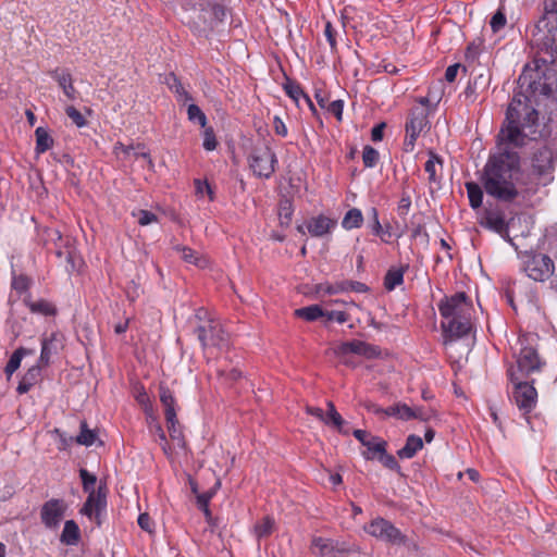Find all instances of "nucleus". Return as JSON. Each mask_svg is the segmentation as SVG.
I'll use <instances>...</instances> for the list:
<instances>
[{
    "instance_id": "nucleus-56",
    "label": "nucleus",
    "mask_w": 557,
    "mask_h": 557,
    "mask_svg": "<svg viewBox=\"0 0 557 557\" xmlns=\"http://www.w3.org/2000/svg\"><path fill=\"white\" fill-rule=\"evenodd\" d=\"M377 458L383 463L384 467L391 470L399 471L400 467L397 460L393 455L386 454V450L383 454H381Z\"/></svg>"
},
{
    "instance_id": "nucleus-1",
    "label": "nucleus",
    "mask_w": 557,
    "mask_h": 557,
    "mask_svg": "<svg viewBox=\"0 0 557 557\" xmlns=\"http://www.w3.org/2000/svg\"><path fill=\"white\" fill-rule=\"evenodd\" d=\"M512 146L498 144V152L488 157L481 183L487 195L510 202L519 196L533 194L539 183L525 180L520 171V157L511 151Z\"/></svg>"
},
{
    "instance_id": "nucleus-3",
    "label": "nucleus",
    "mask_w": 557,
    "mask_h": 557,
    "mask_svg": "<svg viewBox=\"0 0 557 557\" xmlns=\"http://www.w3.org/2000/svg\"><path fill=\"white\" fill-rule=\"evenodd\" d=\"M472 302L463 292L445 297L438 304V311L443 318L442 330L444 343L461 338L471 331Z\"/></svg>"
},
{
    "instance_id": "nucleus-45",
    "label": "nucleus",
    "mask_w": 557,
    "mask_h": 557,
    "mask_svg": "<svg viewBox=\"0 0 557 557\" xmlns=\"http://www.w3.org/2000/svg\"><path fill=\"white\" fill-rule=\"evenodd\" d=\"M187 115H188V120L191 121V122H198L200 124V126L205 127L206 124H207V117L205 115V113L202 112V110L191 103L188 106L187 108Z\"/></svg>"
},
{
    "instance_id": "nucleus-9",
    "label": "nucleus",
    "mask_w": 557,
    "mask_h": 557,
    "mask_svg": "<svg viewBox=\"0 0 557 557\" xmlns=\"http://www.w3.org/2000/svg\"><path fill=\"white\" fill-rule=\"evenodd\" d=\"M510 381L515 384L513 398L519 409L530 412L536 404V389L527 382H520L513 370H509Z\"/></svg>"
},
{
    "instance_id": "nucleus-47",
    "label": "nucleus",
    "mask_w": 557,
    "mask_h": 557,
    "mask_svg": "<svg viewBox=\"0 0 557 557\" xmlns=\"http://www.w3.org/2000/svg\"><path fill=\"white\" fill-rule=\"evenodd\" d=\"M319 292L327 295L345 293L347 292L346 281L337 282L334 284H321L319 285Z\"/></svg>"
},
{
    "instance_id": "nucleus-40",
    "label": "nucleus",
    "mask_w": 557,
    "mask_h": 557,
    "mask_svg": "<svg viewBox=\"0 0 557 557\" xmlns=\"http://www.w3.org/2000/svg\"><path fill=\"white\" fill-rule=\"evenodd\" d=\"M467 194L469 198L470 206L473 209H478L482 205L483 200V191L479 184L469 182L466 184Z\"/></svg>"
},
{
    "instance_id": "nucleus-43",
    "label": "nucleus",
    "mask_w": 557,
    "mask_h": 557,
    "mask_svg": "<svg viewBox=\"0 0 557 557\" xmlns=\"http://www.w3.org/2000/svg\"><path fill=\"white\" fill-rule=\"evenodd\" d=\"M437 166L442 168V161L434 152L431 151L430 158L424 164V170L429 174L430 182L437 181V177H436Z\"/></svg>"
},
{
    "instance_id": "nucleus-57",
    "label": "nucleus",
    "mask_w": 557,
    "mask_h": 557,
    "mask_svg": "<svg viewBox=\"0 0 557 557\" xmlns=\"http://www.w3.org/2000/svg\"><path fill=\"white\" fill-rule=\"evenodd\" d=\"M324 36L326 37L330 46H331V49L332 50H335L336 49V32L333 27V25L331 24V22H326L325 23V27H324Z\"/></svg>"
},
{
    "instance_id": "nucleus-22",
    "label": "nucleus",
    "mask_w": 557,
    "mask_h": 557,
    "mask_svg": "<svg viewBox=\"0 0 557 557\" xmlns=\"http://www.w3.org/2000/svg\"><path fill=\"white\" fill-rule=\"evenodd\" d=\"M42 367V364H39V362H37V364L30 367L27 370V372L23 375L17 385L16 391L18 394L27 393L34 385H36L40 381Z\"/></svg>"
},
{
    "instance_id": "nucleus-15",
    "label": "nucleus",
    "mask_w": 557,
    "mask_h": 557,
    "mask_svg": "<svg viewBox=\"0 0 557 557\" xmlns=\"http://www.w3.org/2000/svg\"><path fill=\"white\" fill-rule=\"evenodd\" d=\"M334 354L338 357L355 354L371 359L377 357L380 355V350L376 346L355 339L351 342L341 343L334 348Z\"/></svg>"
},
{
    "instance_id": "nucleus-20",
    "label": "nucleus",
    "mask_w": 557,
    "mask_h": 557,
    "mask_svg": "<svg viewBox=\"0 0 557 557\" xmlns=\"http://www.w3.org/2000/svg\"><path fill=\"white\" fill-rule=\"evenodd\" d=\"M481 225L496 232L502 237L506 238L509 243H511V238L508 235V224L505 221L504 214L500 212L490 211L486 213L484 221L481 222Z\"/></svg>"
},
{
    "instance_id": "nucleus-34",
    "label": "nucleus",
    "mask_w": 557,
    "mask_h": 557,
    "mask_svg": "<svg viewBox=\"0 0 557 557\" xmlns=\"http://www.w3.org/2000/svg\"><path fill=\"white\" fill-rule=\"evenodd\" d=\"M166 425L172 442L178 448L184 449L186 447V442L177 418L172 419V421H166Z\"/></svg>"
},
{
    "instance_id": "nucleus-59",
    "label": "nucleus",
    "mask_w": 557,
    "mask_h": 557,
    "mask_svg": "<svg viewBox=\"0 0 557 557\" xmlns=\"http://www.w3.org/2000/svg\"><path fill=\"white\" fill-rule=\"evenodd\" d=\"M273 128H274V132L276 135L282 136V137L287 136V127H286L285 123L283 122V120L277 115H275L273 117Z\"/></svg>"
},
{
    "instance_id": "nucleus-16",
    "label": "nucleus",
    "mask_w": 557,
    "mask_h": 557,
    "mask_svg": "<svg viewBox=\"0 0 557 557\" xmlns=\"http://www.w3.org/2000/svg\"><path fill=\"white\" fill-rule=\"evenodd\" d=\"M311 553L319 557H345L347 549L330 539L315 536L311 541Z\"/></svg>"
},
{
    "instance_id": "nucleus-58",
    "label": "nucleus",
    "mask_w": 557,
    "mask_h": 557,
    "mask_svg": "<svg viewBox=\"0 0 557 557\" xmlns=\"http://www.w3.org/2000/svg\"><path fill=\"white\" fill-rule=\"evenodd\" d=\"M421 133L406 132V138L404 141V149L407 152H412L414 149L416 140Z\"/></svg>"
},
{
    "instance_id": "nucleus-37",
    "label": "nucleus",
    "mask_w": 557,
    "mask_h": 557,
    "mask_svg": "<svg viewBox=\"0 0 557 557\" xmlns=\"http://www.w3.org/2000/svg\"><path fill=\"white\" fill-rule=\"evenodd\" d=\"M98 435L95 430H90L86 422L81 423V432L75 437V442L83 446H91L98 441Z\"/></svg>"
},
{
    "instance_id": "nucleus-2",
    "label": "nucleus",
    "mask_w": 557,
    "mask_h": 557,
    "mask_svg": "<svg viewBox=\"0 0 557 557\" xmlns=\"http://www.w3.org/2000/svg\"><path fill=\"white\" fill-rule=\"evenodd\" d=\"M539 114L532 107L530 99L521 94L513 95L507 112L506 120L497 136V143L503 146L521 147L527 138H536Z\"/></svg>"
},
{
    "instance_id": "nucleus-55",
    "label": "nucleus",
    "mask_w": 557,
    "mask_h": 557,
    "mask_svg": "<svg viewBox=\"0 0 557 557\" xmlns=\"http://www.w3.org/2000/svg\"><path fill=\"white\" fill-rule=\"evenodd\" d=\"M491 28L494 33H497L499 29L504 28L506 25V16L502 11H497L491 18Z\"/></svg>"
},
{
    "instance_id": "nucleus-39",
    "label": "nucleus",
    "mask_w": 557,
    "mask_h": 557,
    "mask_svg": "<svg viewBox=\"0 0 557 557\" xmlns=\"http://www.w3.org/2000/svg\"><path fill=\"white\" fill-rule=\"evenodd\" d=\"M404 282V270L401 268H392L387 271L384 278V286L387 290H393Z\"/></svg>"
},
{
    "instance_id": "nucleus-52",
    "label": "nucleus",
    "mask_w": 557,
    "mask_h": 557,
    "mask_svg": "<svg viewBox=\"0 0 557 557\" xmlns=\"http://www.w3.org/2000/svg\"><path fill=\"white\" fill-rule=\"evenodd\" d=\"M208 13H210V16L212 15L213 17V28L216 26L218 23L222 22L226 15V11L223 5L212 4L211 2Z\"/></svg>"
},
{
    "instance_id": "nucleus-64",
    "label": "nucleus",
    "mask_w": 557,
    "mask_h": 557,
    "mask_svg": "<svg viewBox=\"0 0 557 557\" xmlns=\"http://www.w3.org/2000/svg\"><path fill=\"white\" fill-rule=\"evenodd\" d=\"M347 292H356V293H366L368 287L360 282L357 281H346Z\"/></svg>"
},
{
    "instance_id": "nucleus-60",
    "label": "nucleus",
    "mask_w": 557,
    "mask_h": 557,
    "mask_svg": "<svg viewBox=\"0 0 557 557\" xmlns=\"http://www.w3.org/2000/svg\"><path fill=\"white\" fill-rule=\"evenodd\" d=\"M544 14L557 18V0H544Z\"/></svg>"
},
{
    "instance_id": "nucleus-7",
    "label": "nucleus",
    "mask_w": 557,
    "mask_h": 557,
    "mask_svg": "<svg viewBox=\"0 0 557 557\" xmlns=\"http://www.w3.org/2000/svg\"><path fill=\"white\" fill-rule=\"evenodd\" d=\"M186 12L188 13V23L198 33H203L209 29H213V17L210 16L208 10L210 8V1L208 0H187L184 4Z\"/></svg>"
},
{
    "instance_id": "nucleus-36",
    "label": "nucleus",
    "mask_w": 557,
    "mask_h": 557,
    "mask_svg": "<svg viewBox=\"0 0 557 557\" xmlns=\"http://www.w3.org/2000/svg\"><path fill=\"white\" fill-rule=\"evenodd\" d=\"M295 315L306 321H315L324 317V310L319 305H311L295 310Z\"/></svg>"
},
{
    "instance_id": "nucleus-51",
    "label": "nucleus",
    "mask_w": 557,
    "mask_h": 557,
    "mask_svg": "<svg viewBox=\"0 0 557 557\" xmlns=\"http://www.w3.org/2000/svg\"><path fill=\"white\" fill-rule=\"evenodd\" d=\"M327 321L345 323L349 320V314L345 310H324V317Z\"/></svg>"
},
{
    "instance_id": "nucleus-6",
    "label": "nucleus",
    "mask_w": 557,
    "mask_h": 557,
    "mask_svg": "<svg viewBox=\"0 0 557 557\" xmlns=\"http://www.w3.org/2000/svg\"><path fill=\"white\" fill-rule=\"evenodd\" d=\"M277 159L272 149L267 146H256L249 156V166L259 177L269 178L275 171Z\"/></svg>"
},
{
    "instance_id": "nucleus-23",
    "label": "nucleus",
    "mask_w": 557,
    "mask_h": 557,
    "mask_svg": "<svg viewBox=\"0 0 557 557\" xmlns=\"http://www.w3.org/2000/svg\"><path fill=\"white\" fill-rule=\"evenodd\" d=\"M159 396L162 406L164 407V416L166 421H172L176 417V399L173 393L164 384L159 386Z\"/></svg>"
},
{
    "instance_id": "nucleus-46",
    "label": "nucleus",
    "mask_w": 557,
    "mask_h": 557,
    "mask_svg": "<svg viewBox=\"0 0 557 557\" xmlns=\"http://www.w3.org/2000/svg\"><path fill=\"white\" fill-rule=\"evenodd\" d=\"M379 152L371 146H366L362 152V161L366 168H373L377 163Z\"/></svg>"
},
{
    "instance_id": "nucleus-14",
    "label": "nucleus",
    "mask_w": 557,
    "mask_h": 557,
    "mask_svg": "<svg viewBox=\"0 0 557 557\" xmlns=\"http://www.w3.org/2000/svg\"><path fill=\"white\" fill-rule=\"evenodd\" d=\"M107 507V493L106 488L99 486L97 491L88 493V497L81 509V513L88 518H95L97 523L100 524V516Z\"/></svg>"
},
{
    "instance_id": "nucleus-12",
    "label": "nucleus",
    "mask_w": 557,
    "mask_h": 557,
    "mask_svg": "<svg viewBox=\"0 0 557 557\" xmlns=\"http://www.w3.org/2000/svg\"><path fill=\"white\" fill-rule=\"evenodd\" d=\"M557 159V150L555 145L545 144L537 148L532 157V168L537 175H545L554 170Z\"/></svg>"
},
{
    "instance_id": "nucleus-11",
    "label": "nucleus",
    "mask_w": 557,
    "mask_h": 557,
    "mask_svg": "<svg viewBox=\"0 0 557 557\" xmlns=\"http://www.w3.org/2000/svg\"><path fill=\"white\" fill-rule=\"evenodd\" d=\"M554 262L546 255H534L524 264L527 275L539 282L549 278L554 273Z\"/></svg>"
},
{
    "instance_id": "nucleus-24",
    "label": "nucleus",
    "mask_w": 557,
    "mask_h": 557,
    "mask_svg": "<svg viewBox=\"0 0 557 557\" xmlns=\"http://www.w3.org/2000/svg\"><path fill=\"white\" fill-rule=\"evenodd\" d=\"M58 348L59 341L55 334L42 338L40 357L38 359L39 364L47 367L50 363L51 356L57 354Z\"/></svg>"
},
{
    "instance_id": "nucleus-29",
    "label": "nucleus",
    "mask_w": 557,
    "mask_h": 557,
    "mask_svg": "<svg viewBox=\"0 0 557 557\" xmlns=\"http://www.w3.org/2000/svg\"><path fill=\"white\" fill-rule=\"evenodd\" d=\"M35 350L29 348L20 347L10 357L7 366L5 373L10 377L21 366L22 359L27 355H34Z\"/></svg>"
},
{
    "instance_id": "nucleus-33",
    "label": "nucleus",
    "mask_w": 557,
    "mask_h": 557,
    "mask_svg": "<svg viewBox=\"0 0 557 557\" xmlns=\"http://www.w3.org/2000/svg\"><path fill=\"white\" fill-rule=\"evenodd\" d=\"M363 222V215L361 210L357 208H351L346 212L342 220V226L349 231L352 228L360 227Z\"/></svg>"
},
{
    "instance_id": "nucleus-25",
    "label": "nucleus",
    "mask_w": 557,
    "mask_h": 557,
    "mask_svg": "<svg viewBox=\"0 0 557 557\" xmlns=\"http://www.w3.org/2000/svg\"><path fill=\"white\" fill-rule=\"evenodd\" d=\"M422 447H423V441L420 436L409 435L407 437L405 446L397 451V455L401 459H410Z\"/></svg>"
},
{
    "instance_id": "nucleus-62",
    "label": "nucleus",
    "mask_w": 557,
    "mask_h": 557,
    "mask_svg": "<svg viewBox=\"0 0 557 557\" xmlns=\"http://www.w3.org/2000/svg\"><path fill=\"white\" fill-rule=\"evenodd\" d=\"M412 411L414 414L412 419L428 421L432 417V412L430 410H425L422 407H412Z\"/></svg>"
},
{
    "instance_id": "nucleus-28",
    "label": "nucleus",
    "mask_w": 557,
    "mask_h": 557,
    "mask_svg": "<svg viewBox=\"0 0 557 557\" xmlns=\"http://www.w3.org/2000/svg\"><path fill=\"white\" fill-rule=\"evenodd\" d=\"M81 532L74 520H67L61 534V542L66 545H76L79 541Z\"/></svg>"
},
{
    "instance_id": "nucleus-49",
    "label": "nucleus",
    "mask_w": 557,
    "mask_h": 557,
    "mask_svg": "<svg viewBox=\"0 0 557 557\" xmlns=\"http://www.w3.org/2000/svg\"><path fill=\"white\" fill-rule=\"evenodd\" d=\"M292 214H293L292 203L287 200L281 202L280 208H278V218H280L282 225H286V226L289 225V223L292 221Z\"/></svg>"
},
{
    "instance_id": "nucleus-18",
    "label": "nucleus",
    "mask_w": 557,
    "mask_h": 557,
    "mask_svg": "<svg viewBox=\"0 0 557 557\" xmlns=\"http://www.w3.org/2000/svg\"><path fill=\"white\" fill-rule=\"evenodd\" d=\"M430 110L422 107H413L410 111L408 121L406 123V132L422 133L425 128H429Z\"/></svg>"
},
{
    "instance_id": "nucleus-8",
    "label": "nucleus",
    "mask_w": 557,
    "mask_h": 557,
    "mask_svg": "<svg viewBox=\"0 0 557 557\" xmlns=\"http://www.w3.org/2000/svg\"><path fill=\"white\" fill-rule=\"evenodd\" d=\"M366 531L370 535L392 545H403L406 543V536L400 530L383 518L372 520L366 528Z\"/></svg>"
},
{
    "instance_id": "nucleus-4",
    "label": "nucleus",
    "mask_w": 557,
    "mask_h": 557,
    "mask_svg": "<svg viewBox=\"0 0 557 557\" xmlns=\"http://www.w3.org/2000/svg\"><path fill=\"white\" fill-rule=\"evenodd\" d=\"M540 51L544 52L546 57L536 58L535 63L536 67L531 69L529 66H525L522 74L519 77V82L521 85L528 84L529 88L532 89V91L539 90L536 86V81L541 78L542 72L541 67L539 65L540 62L543 63H554L556 60L557 54V44L555 38L547 34L544 36L542 42L539 45Z\"/></svg>"
},
{
    "instance_id": "nucleus-5",
    "label": "nucleus",
    "mask_w": 557,
    "mask_h": 557,
    "mask_svg": "<svg viewBox=\"0 0 557 557\" xmlns=\"http://www.w3.org/2000/svg\"><path fill=\"white\" fill-rule=\"evenodd\" d=\"M196 334L203 348L215 347L222 349L228 345V334L220 321L209 319L197 326Z\"/></svg>"
},
{
    "instance_id": "nucleus-26",
    "label": "nucleus",
    "mask_w": 557,
    "mask_h": 557,
    "mask_svg": "<svg viewBox=\"0 0 557 557\" xmlns=\"http://www.w3.org/2000/svg\"><path fill=\"white\" fill-rule=\"evenodd\" d=\"M176 250L181 252L182 259L187 262L195 264L196 267L203 269L208 265L209 261L203 256L199 255L197 251L193 250L189 247L177 246Z\"/></svg>"
},
{
    "instance_id": "nucleus-50",
    "label": "nucleus",
    "mask_w": 557,
    "mask_h": 557,
    "mask_svg": "<svg viewBox=\"0 0 557 557\" xmlns=\"http://www.w3.org/2000/svg\"><path fill=\"white\" fill-rule=\"evenodd\" d=\"M79 476L82 479L83 488L86 493H91V491H95V484L97 482L95 474L89 473L86 469H81Z\"/></svg>"
},
{
    "instance_id": "nucleus-41",
    "label": "nucleus",
    "mask_w": 557,
    "mask_h": 557,
    "mask_svg": "<svg viewBox=\"0 0 557 557\" xmlns=\"http://www.w3.org/2000/svg\"><path fill=\"white\" fill-rule=\"evenodd\" d=\"M27 306L29 310L34 313L42 314V315H53L55 313L54 306L44 299L37 301H28Z\"/></svg>"
},
{
    "instance_id": "nucleus-17",
    "label": "nucleus",
    "mask_w": 557,
    "mask_h": 557,
    "mask_svg": "<svg viewBox=\"0 0 557 557\" xmlns=\"http://www.w3.org/2000/svg\"><path fill=\"white\" fill-rule=\"evenodd\" d=\"M114 153L117 156L123 154L125 160H137L139 158H144L147 160L148 168L150 170L153 168V162L150 159L149 151L141 144L126 146L122 143H116L114 145Z\"/></svg>"
},
{
    "instance_id": "nucleus-27",
    "label": "nucleus",
    "mask_w": 557,
    "mask_h": 557,
    "mask_svg": "<svg viewBox=\"0 0 557 557\" xmlns=\"http://www.w3.org/2000/svg\"><path fill=\"white\" fill-rule=\"evenodd\" d=\"M367 216L369 220L368 226L371 228V232L374 235L381 236L383 242H387V239L384 237L385 235L391 236L389 227L386 226L384 230L383 226L380 223L379 220V213L376 208L372 207L368 210Z\"/></svg>"
},
{
    "instance_id": "nucleus-13",
    "label": "nucleus",
    "mask_w": 557,
    "mask_h": 557,
    "mask_svg": "<svg viewBox=\"0 0 557 557\" xmlns=\"http://www.w3.org/2000/svg\"><path fill=\"white\" fill-rule=\"evenodd\" d=\"M67 504L63 499L52 498L40 510L41 522L49 529H55L63 519Z\"/></svg>"
},
{
    "instance_id": "nucleus-19",
    "label": "nucleus",
    "mask_w": 557,
    "mask_h": 557,
    "mask_svg": "<svg viewBox=\"0 0 557 557\" xmlns=\"http://www.w3.org/2000/svg\"><path fill=\"white\" fill-rule=\"evenodd\" d=\"M49 74L69 100L73 101L77 98L78 91L74 87L72 74L67 69H55L50 71Z\"/></svg>"
},
{
    "instance_id": "nucleus-53",
    "label": "nucleus",
    "mask_w": 557,
    "mask_h": 557,
    "mask_svg": "<svg viewBox=\"0 0 557 557\" xmlns=\"http://www.w3.org/2000/svg\"><path fill=\"white\" fill-rule=\"evenodd\" d=\"M133 215L137 216L138 223L143 226L149 225L158 221L157 215L147 210H139L137 213L134 212Z\"/></svg>"
},
{
    "instance_id": "nucleus-21",
    "label": "nucleus",
    "mask_w": 557,
    "mask_h": 557,
    "mask_svg": "<svg viewBox=\"0 0 557 557\" xmlns=\"http://www.w3.org/2000/svg\"><path fill=\"white\" fill-rule=\"evenodd\" d=\"M336 225V221L325 215L311 218L306 225L308 233L314 237H322L329 234Z\"/></svg>"
},
{
    "instance_id": "nucleus-48",
    "label": "nucleus",
    "mask_w": 557,
    "mask_h": 557,
    "mask_svg": "<svg viewBox=\"0 0 557 557\" xmlns=\"http://www.w3.org/2000/svg\"><path fill=\"white\" fill-rule=\"evenodd\" d=\"M65 113L69 119L75 124L77 127H84L87 125V121L84 115L73 106H67L65 108Z\"/></svg>"
},
{
    "instance_id": "nucleus-61",
    "label": "nucleus",
    "mask_w": 557,
    "mask_h": 557,
    "mask_svg": "<svg viewBox=\"0 0 557 557\" xmlns=\"http://www.w3.org/2000/svg\"><path fill=\"white\" fill-rule=\"evenodd\" d=\"M343 107L344 103L342 100H334L329 104L327 110L330 113L334 114L337 117V120L341 121L343 114Z\"/></svg>"
},
{
    "instance_id": "nucleus-35",
    "label": "nucleus",
    "mask_w": 557,
    "mask_h": 557,
    "mask_svg": "<svg viewBox=\"0 0 557 557\" xmlns=\"http://www.w3.org/2000/svg\"><path fill=\"white\" fill-rule=\"evenodd\" d=\"M36 136V152L44 153L52 147L53 139L44 127H37L35 131Z\"/></svg>"
},
{
    "instance_id": "nucleus-10",
    "label": "nucleus",
    "mask_w": 557,
    "mask_h": 557,
    "mask_svg": "<svg viewBox=\"0 0 557 557\" xmlns=\"http://www.w3.org/2000/svg\"><path fill=\"white\" fill-rule=\"evenodd\" d=\"M525 338H519L520 352L517 358L518 371L524 375L537 372L541 370L544 362L541 360L537 350L525 344Z\"/></svg>"
},
{
    "instance_id": "nucleus-44",
    "label": "nucleus",
    "mask_w": 557,
    "mask_h": 557,
    "mask_svg": "<svg viewBox=\"0 0 557 557\" xmlns=\"http://www.w3.org/2000/svg\"><path fill=\"white\" fill-rule=\"evenodd\" d=\"M327 413L325 414V418L330 421L329 424H332L333 426L337 428L339 432L347 433V431L343 430L344 420L342 416L337 412L335 409V406L332 401L327 403Z\"/></svg>"
},
{
    "instance_id": "nucleus-38",
    "label": "nucleus",
    "mask_w": 557,
    "mask_h": 557,
    "mask_svg": "<svg viewBox=\"0 0 557 557\" xmlns=\"http://www.w3.org/2000/svg\"><path fill=\"white\" fill-rule=\"evenodd\" d=\"M368 450L363 454L366 459H374L386 450V442L380 437L372 436L368 445H364Z\"/></svg>"
},
{
    "instance_id": "nucleus-42",
    "label": "nucleus",
    "mask_w": 557,
    "mask_h": 557,
    "mask_svg": "<svg viewBox=\"0 0 557 557\" xmlns=\"http://www.w3.org/2000/svg\"><path fill=\"white\" fill-rule=\"evenodd\" d=\"M275 521L267 516L255 525V533L258 539L268 537L274 530Z\"/></svg>"
},
{
    "instance_id": "nucleus-31",
    "label": "nucleus",
    "mask_w": 557,
    "mask_h": 557,
    "mask_svg": "<svg viewBox=\"0 0 557 557\" xmlns=\"http://www.w3.org/2000/svg\"><path fill=\"white\" fill-rule=\"evenodd\" d=\"M284 90L285 92L296 102L298 103L299 99L302 97L305 99V101L307 102V104L310 107L311 110L314 109V106L311 101V99L309 98L308 95H306L304 92V90L301 89L300 85L297 84L296 82L294 81H290V79H287L286 83L284 84Z\"/></svg>"
},
{
    "instance_id": "nucleus-32",
    "label": "nucleus",
    "mask_w": 557,
    "mask_h": 557,
    "mask_svg": "<svg viewBox=\"0 0 557 557\" xmlns=\"http://www.w3.org/2000/svg\"><path fill=\"white\" fill-rule=\"evenodd\" d=\"M413 416L412 407L403 403L385 408V417H395L399 420L408 421L412 420Z\"/></svg>"
},
{
    "instance_id": "nucleus-30",
    "label": "nucleus",
    "mask_w": 557,
    "mask_h": 557,
    "mask_svg": "<svg viewBox=\"0 0 557 557\" xmlns=\"http://www.w3.org/2000/svg\"><path fill=\"white\" fill-rule=\"evenodd\" d=\"M164 83L168 85L170 90L177 96L178 101L185 103L191 99L190 95L185 90L182 83L173 73H170L165 76Z\"/></svg>"
},
{
    "instance_id": "nucleus-63",
    "label": "nucleus",
    "mask_w": 557,
    "mask_h": 557,
    "mask_svg": "<svg viewBox=\"0 0 557 557\" xmlns=\"http://www.w3.org/2000/svg\"><path fill=\"white\" fill-rule=\"evenodd\" d=\"M411 206V200L409 196H403L398 203V214L406 215L409 212Z\"/></svg>"
},
{
    "instance_id": "nucleus-54",
    "label": "nucleus",
    "mask_w": 557,
    "mask_h": 557,
    "mask_svg": "<svg viewBox=\"0 0 557 557\" xmlns=\"http://www.w3.org/2000/svg\"><path fill=\"white\" fill-rule=\"evenodd\" d=\"M203 148L208 151H212L216 148V139L214 132L211 127L206 128L203 132Z\"/></svg>"
}]
</instances>
